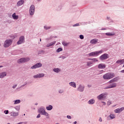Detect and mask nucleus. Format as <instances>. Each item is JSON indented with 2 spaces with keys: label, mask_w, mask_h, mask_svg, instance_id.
<instances>
[{
  "label": "nucleus",
  "mask_w": 124,
  "mask_h": 124,
  "mask_svg": "<svg viewBox=\"0 0 124 124\" xmlns=\"http://www.w3.org/2000/svg\"><path fill=\"white\" fill-rule=\"evenodd\" d=\"M115 77V74L113 73H108L105 74L103 76V78L105 80H109L112 79L113 77Z\"/></svg>",
  "instance_id": "nucleus-4"
},
{
  "label": "nucleus",
  "mask_w": 124,
  "mask_h": 124,
  "mask_svg": "<svg viewBox=\"0 0 124 124\" xmlns=\"http://www.w3.org/2000/svg\"><path fill=\"white\" fill-rule=\"evenodd\" d=\"M38 75L39 76V78H43L45 74L43 73H41V74H38Z\"/></svg>",
  "instance_id": "nucleus-31"
},
{
  "label": "nucleus",
  "mask_w": 124,
  "mask_h": 124,
  "mask_svg": "<svg viewBox=\"0 0 124 124\" xmlns=\"http://www.w3.org/2000/svg\"><path fill=\"white\" fill-rule=\"evenodd\" d=\"M102 53H103V50H101L99 51L91 52L88 54V56H89V57L97 56H98L99 54H102Z\"/></svg>",
  "instance_id": "nucleus-6"
},
{
  "label": "nucleus",
  "mask_w": 124,
  "mask_h": 124,
  "mask_svg": "<svg viewBox=\"0 0 124 124\" xmlns=\"http://www.w3.org/2000/svg\"><path fill=\"white\" fill-rule=\"evenodd\" d=\"M40 41L41 42V39H40Z\"/></svg>",
  "instance_id": "nucleus-55"
},
{
  "label": "nucleus",
  "mask_w": 124,
  "mask_h": 124,
  "mask_svg": "<svg viewBox=\"0 0 124 124\" xmlns=\"http://www.w3.org/2000/svg\"><path fill=\"white\" fill-rule=\"evenodd\" d=\"M67 119H71V116H69V115H67Z\"/></svg>",
  "instance_id": "nucleus-47"
},
{
  "label": "nucleus",
  "mask_w": 124,
  "mask_h": 124,
  "mask_svg": "<svg viewBox=\"0 0 124 124\" xmlns=\"http://www.w3.org/2000/svg\"><path fill=\"white\" fill-rule=\"evenodd\" d=\"M77 124V122L75 121L74 123V124Z\"/></svg>",
  "instance_id": "nucleus-52"
},
{
  "label": "nucleus",
  "mask_w": 124,
  "mask_h": 124,
  "mask_svg": "<svg viewBox=\"0 0 124 124\" xmlns=\"http://www.w3.org/2000/svg\"><path fill=\"white\" fill-rule=\"evenodd\" d=\"M53 71L55 72V73H60V72L61 71V70L59 68H55L53 69Z\"/></svg>",
  "instance_id": "nucleus-24"
},
{
  "label": "nucleus",
  "mask_w": 124,
  "mask_h": 124,
  "mask_svg": "<svg viewBox=\"0 0 124 124\" xmlns=\"http://www.w3.org/2000/svg\"><path fill=\"white\" fill-rule=\"evenodd\" d=\"M107 95H108V93H103L97 96V98L98 100H105L107 97Z\"/></svg>",
  "instance_id": "nucleus-5"
},
{
  "label": "nucleus",
  "mask_w": 124,
  "mask_h": 124,
  "mask_svg": "<svg viewBox=\"0 0 124 124\" xmlns=\"http://www.w3.org/2000/svg\"><path fill=\"white\" fill-rule=\"evenodd\" d=\"M102 103H103V105H106V103L105 102H101Z\"/></svg>",
  "instance_id": "nucleus-49"
},
{
  "label": "nucleus",
  "mask_w": 124,
  "mask_h": 124,
  "mask_svg": "<svg viewBox=\"0 0 124 124\" xmlns=\"http://www.w3.org/2000/svg\"><path fill=\"white\" fill-rule=\"evenodd\" d=\"M1 67H3V66H2V65H0V68H1Z\"/></svg>",
  "instance_id": "nucleus-51"
},
{
  "label": "nucleus",
  "mask_w": 124,
  "mask_h": 124,
  "mask_svg": "<svg viewBox=\"0 0 124 124\" xmlns=\"http://www.w3.org/2000/svg\"><path fill=\"white\" fill-rule=\"evenodd\" d=\"M112 104V102L111 101H108L107 103V105L109 106V105H111Z\"/></svg>",
  "instance_id": "nucleus-36"
},
{
  "label": "nucleus",
  "mask_w": 124,
  "mask_h": 124,
  "mask_svg": "<svg viewBox=\"0 0 124 124\" xmlns=\"http://www.w3.org/2000/svg\"><path fill=\"white\" fill-rule=\"evenodd\" d=\"M54 44H56V41L51 42L47 45H46V47H51V46H53Z\"/></svg>",
  "instance_id": "nucleus-25"
},
{
  "label": "nucleus",
  "mask_w": 124,
  "mask_h": 124,
  "mask_svg": "<svg viewBox=\"0 0 124 124\" xmlns=\"http://www.w3.org/2000/svg\"><path fill=\"white\" fill-rule=\"evenodd\" d=\"M42 66V63H37L31 67V69H35V68H39V67H41Z\"/></svg>",
  "instance_id": "nucleus-16"
},
{
  "label": "nucleus",
  "mask_w": 124,
  "mask_h": 124,
  "mask_svg": "<svg viewBox=\"0 0 124 124\" xmlns=\"http://www.w3.org/2000/svg\"><path fill=\"white\" fill-rule=\"evenodd\" d=\"M40 117H41L40 114H38V115L37 116L36 118H37V119H38V118H40Z\"/></svg>",
  "instance_id": "nucleus-46"
},
{
  "label": "nucleus",
  "mask_w": 124,
  "mask_h": 124,
  "mask_svg": "<svg viewBox=\"0 0 124 124\" xmlns=\"http://www.w3.org/2000/svg\"><path fill=\"white\" fill-rule=\"evenodd\" d=\"M78 26H79V23H76V24L74 25L73 27H78Z\"/></svg>",
  "instance_id": "nucleus-41"
},
{
  "label": "nucleus",
  "mask_w": 124,
  "mask_h": 124,
  "mask_svg": "<svg viewBox=\"0 0 124 124\" xmlns=\"http://www.w3.org/2000/svg\"><path fill=\"white\" fill-rule=\"evenodd\" d=\"M117 87V83H113L110 84L108 86H106L104 88V90H108L109 89H112L113 88H116Z\"/></svg>",
  "instance_id": "nucleus-11"
},
{
  "label": "nucleus",
  "mask_w": 124,
  "mask_h": 124,
  "mask_svg": "<svg viewBox=\"0 0 124 124\" xmlns=\"http://www.w3.org/2000/svg\"><path fill=\"white\" fill-rule=\"evenodd\" d=\"M90 43L91 44H96L98 43V39H92L90 41Z\"/></svg>",
  "instance_id": "nucleus-21"
},
{
  "label": "nucleus",
  "mask_w": 124,
  "mask_h": 124,
  "mask_svg": "<svg viewBox=\"0 0 124 124\" xmlns=\"http://www.w3.org/2000/svg\"><path fill=\"white\" fill-rule=\"evenodd\" d=\"M114 119H116V115L114 113H110V114L107 117V121H112V120H114Z\"/></svg>",
  "instance_id": "nucleus-10"
},
{
  "label": "nucleus",
  "mask_w": 124,
  "mask_h": 124,
  "mask_svg": "<svg viewBox=\"0 0 124 124\" xmlns=\"http://www.w3.org/2000/svg\"><path fill=\"white\" fill-rule=\"evenodd\" d=\"M62 48L59 47L57 49L56 52L57 53H60V52H62Z\"/></svg>",
  "instance_id": "nucleus-30"
},
{
  "label": "nucleus",
  "mask_w": 124,
  "mask_h": 124,
  "mask_svg": "<svg viewBox=\"0 0 124 124\" xmlns=\"http://www.w3.org/2000/svg\"><path fill=\"white\" fill-rule=\"evenodd\" d=\"M102 30H106L105 29H102Z\"/></svg>",
  "instance_id": "nucleus-59"
},
{
  "label": "nucleus",
  "mask_w": 124,
  "mask_h": 124,
  "mask_svg": "<svg viewBox=\"0 0 124 124\" xmlns=\"http://www.w3.org/2000/svg\"><path fill=\"white\" fill-rule=\"evenodd\" d=\"M15 109H16V111H19L20 110V108H17V107H15Z\"/></svg>",
  "instance_id": "nucleus-44"
},
{
  "label": "nucleus",
  "mask_w": 124,
  "mask_h": 124,
  "mask_svg": "<svg viewBox=\"0 0 124 124\" xmlns=\"http://www.w3.org/2000/svg\"><path fill=\"white\" fill-rule=\"evenodd\" d=\"M100 73H101V72H102V71H100Z\"/></svg>",
  "instance_id": "nucleus-54"
},
{
  "label": "nucleus",
  "mask_w": 124,
  "mask_h": 124,
  "mask_svg": "<svg viewBox=\"0 0 124 124\" xmlns=\"http://www.w3.org/2000/svg\"><path fill=\"white\" fill-rule=\"evenodd\" d=\"M44 29L45 30H50V29H51V27L48 26H44Z\"/></svg>",
  "instance_id": "nucleus-35"
},
{
  "label": "nucleus",
  "mask_w": 124,
  "mask_h": 124,
  "mask_svg": "<svg viewBox=\"0 0 124 124\" xmlns=\"http://www.w3.org/2000/svg\"><path fill=\"white\" fill-rule=\"evenodd\" d=\"M25 1L24 0H20L18 1H17L16 3V6L17 7H19V6H22L23 4H24Z\"/></svg>",
  "instance_id": "nucleus-17"
},
{
  "label": "nucleus",
  "mask_w": 124,
  "mask_h": 124,
  "mask_svg": "<svg viewBox=\"0 0 124 124\" xmlns=\"http://www.w3.org/2000/svg\"><path fill=\"white\" fill-rule=\"evenodd\" d=\"M108 83H109V84H111L112 83H114V81L113 80V79H111V80L108 81Z\"/></svg>",
  "instance_id": "nucleus-43"
},
{
  "label": "nucleus",
  "mask_w": 124,
  "mask_h": 124,
  "mask_svg": "<svg viewBox=\"0 0 124 124\" xmlns=\"http://www.w3.org/2000/svg\"><path fill=\"white\" fill-rule=\"evenodd\" d=\"M64 92V91H63V90L62 89H60L58 91V93H63Z\"/></svg>",
  "instance_id": "nucleus-33"
},
{
  "label": "nucleus",
  "mask_w": 124,
  "mask_h": 124,
  "mask_svg": "<svg viewBox=\"0 0 124 124\" xmlns=\"http://www.w3.org/2000/svg\"><path fill=\"white\" fill-rule=\"evenodd\" d=\"M24 116H26V114H24Z\"/></svg>",
  "instance_id": "nucleus-57"
},
{
  "label": "nucleus",
  "mask_w": 124,
  "mask_h": 124,
  "mask_svg": "<svg viewBox=\"0 0 124 124\" xmlns=\"http://www.w3.org/2000/svg\"><path fill=\"white\" fill-rule=\"evenodd\" d=\"M113 80V82H118V78H115L112 79Z\"/></svg>",
  "instance_id": "nucleus-38"
},
{
  "label": "nucleus",
  "mask_w": 124,
  "mask_h": 124,
  "mask_svg": "<svg viewBox=\"0 0 124 124\" xmlns=\"http://www.w3.org/2000/svg\"><path fill=\"white\" fill-rule=\"evenodd\" d=\"M11 117H13V118H16L19 116V112H15L14 111H12L10 113Z\"/></svg>",
  "instance_id": "nucleus-14"
},
{
  "label": "nucleus",
  "mask_w": 124,
  "mask_h": 124,
  "mask_svg": "<svg viewBox=\"0 0 124 124\" xmlns=\"http://www.w3.org/2000/svg\"><path fill=\"white\" fill-rule=\"evenodd\" d=\"M69 85L70 87H72V88H76V83L74 81H72L69 83Z\"/></svg>",
  "instance_id": "nucleus-20"
},
{
  "label": "nucleus",
  "mask_w": 124,
  "mask_h": 124,
  "mask_svg": "<svg viewBox=\"0 0 124 124\" xmlns=\"http://www.w3.org/2000/svg\"><path fill=\"white\" fill-rule=\"evenodd\" d=\"M14 104L16 105V104H19V103H21V100H16L15 101H14Z\"/></svg>",
  "instance_id": "nucleus-28"
},
{
  "label": "nucleus",
  "mask_w": 124,
  "mask_h": 124,
  "mask_svg": "<svg viewBox=\"0 0 124 124\" xmlns=\"http://www.w3.org/2000/svg\"><path fill=\"white\" fill-rule=\"evenodd\" d=\"M33 78H34V79H37V78H39V77L38 76V74L36 75H34L33 76Z\"/></svg>",
  "instance_id": "nucleus-34"
},
{
  "label": "nucleus",
  "mask_w": 124,
  "mask_h": 124,
  "mask_svg": "<svg viewBox=\"0 0 124 124\" xmlns=\"http://www.w3.org/2000/svg\"><path fill=\"white\" fill-rule=\"evenodd\" d=\"M13 42V40L11 39H6L3 43V46L4 48H8Z\"/></svg>",
  "instance_id": "nucleus-2"
},
{
  "label": "nucleus",
  "mask_w": 124,
  "mask_h": 124,
  "mask_svg": "<svg viewBox=\"0 0 124 124\" xmlns=\"http://www.w3.org/2000/svg\"><path fill=\"white\" fill-rule=\"evenodd\" d=\"M38 111L39 113L41 114V115H44V116H46V117H48V116H49V114L48 113V112H46L45 111V109L43 108H39Z\"/></svg>",
  "instance_id": "nucleus-7"
},
{
  "label": "nucleus",
  "mask_w": 124,
  "mask_h": 124,
  "mask_svg": "<svg viewBox=\"0 0 124 124\" xmlns=\"http://www.w3.org/2000/svg\"><path fill=\"white\" fill-rule=\"evenodd\" d=\"M62 45H63V46H67L68 45V44H69V43H65V42H63L62 43Z\"/></svg>",
  "instance_id": "nucleus-32"
},
{
  "label": "nucleus",
  "mask_w": 124,
  "mask_h": 124,
  "mask_svg": "<svg viewBox=\"0 0 124 124\" xmlns=\"http://www.w3.org/2000/svg\"><path fill=\"white\" fill-rule=\"evenodd\" d=\"M12 18L14 20H18V19H19V16L16 15V13H14L12 15Z\"/></svg>",
  "instance_id": "nucleus-22"
},
{
  "label": "nucleus",
  "mask_w": 124,
  "mask_h": 124,
  "mask_svg": "<svg viewBox=\"0 0 124 124\" xmlns=\"http://www.w3.org/2000/svg\"><path fill=\"white\" fill-rule=\"evenodd\" d=\"M84 89L85 86L82 84H79L77 88V91H78V92H80V93H83Z\"/></svg>",
  "instance_id": "nucleus-15"
},
{
  "label": "nucleus",
  "mask_w": 124,
  "mask_h": 124,
  "mask_svg": "<svg viewBox=\"0 0 124 124\" xmlns=\"http://www.w3.org/2000/svg\"><path fill=\"white\" fill-rule=\"evenodd\" d=\"M59 58H61L62 59V60H64V59H66V57H65V56H62Z\"/></svg>",
  "instance_id": "nucleus-42"
},
{
  "label": "nucleus",
  "mask_w": 124,
  "mask_h": 124,
  "mask_svg": "<svg viewBox=\"0 0 124 124\" xmlns=\"http://www.w3.org/2000/svg\"><path fill=\"white\" fill-rule=\"evenodd\" d=\"M116 63H117L118 64H120V65H122V64H124V59L119 60L116 62Z\"/></svg>",
  "instance_id": "nucleus-23"
},
{
  "label": "nucleus",
  "mask_w": 124,
  "mask_h": 124,
  "mask_svg": "<svg viewBox=\"0 0 124 124\" xmlns=\"http://www.w3.org/2000/svg\"><path fill=\"white\" fill-rule=\"evenodd\" d=\"M99 122H100V123H101V122H102V118H101V117H100L99 118Z\"/></svg>",
  "instance_id": "nucleus-45"
},
{
  "label": "nucleus",
  "mask_w": 124,
  "mask_h": 124,
  "mask_svg": "<svg viewBox=\"0 0 124 124\" xmlns=\"http://www.w3.org/2000/svg\"><path fill=\"white\" fill-rule=\"evenodd\" d=\"M35 11V8L34 7V5H31L29 10V13L31 16H32L34 14V12Z\"/></svg>",
  "instance_id": "nucleus-9"
},
{
  "label": "nucleus",
  "mask_w": 124,
  "mask_h": 124,
  "mask_svg": "<svg viewBox=\"0 0 124 124\" xmlns=\"http://www.w3.org/2000/svg\"><path fill=\"white\" fill-rule=\"evenodd\" d=\"M123 67H124V65H123Z\"/></svg>",
  "instance_id": "nucleus-56"
},
{
  "label": "nucleus",
  "mask_w": 124,
  "mask_h": 124,
  "mask_svg": "<svg viewBox=\"0 0 124 124\" xmlns=\"http://www.w3.org/2000/svg\"><path fill=\"white\" fill-rule=\"evenodd\" d=\"M46 110L48 111H51L53 109V106L52 105H49L48 107H46Z\"/></svg>",
  "instance_id": "nucleus-26"
},
{
  "label": "nucleus",
  "mask_w": 124,
  "mask_h": 124,
  "mask_svg": "<svg viewBox=\"0 0 124 124\" xmlns=\"http://www.w3.org/2000/svg\"><path fill=\"white\" fill-rule=\"evenodd\" d=\"M22 43H25V36H20L18 41L17 42V45H20V44H22Z\"/></svg>",
  "instance_id": "nucleus-12"
},
{
  "label": "nucleus",
  "mask_w": 124,
  "mask_h": 124,
  "mask_svg": "<svg viewBox=\"0 0 124 124\" xmlns=\"http://www.w3.org/2000/svg\"><path fill=\"white\" fill-rule=\"evenodd\" d=\"M121 73H124V69L120 71Z\"/></svg>",
  "instance_id": "nucleus-50"
},
{
  "label": "nucleus",
  "mask_w": 124,
  "mask_h": 124,
  "mask_svg": "<svg viewBox=\"0 0 124 124\" xmlns=\"http://www.w3.org/2000/svg\"><path fill=\"white\" fill-rule=\"evenodd\" d=\"M106 67V65L103 63L99 64L98 65V68L99 69H104Z\"/></svg>",
  "instance_id": "nucleus-19"
},
{
  "label": "nucleus",
  "mask_w": 124,
  "mask_h": 124,
  "mask_svg": "<svg viewBox=\"0 0 124 124\" xmlns=\"http://www.w3.org/2000/svg\"><path fill=\"white\" fill-rule=\"evenodd\" d=\"M30 60H31L30 57L21 58L17 61V62L19 64L25 63V62H30Z\"/></svg>",
  "instance_id": "nucleus-3"
},
{
  "label": "nucleus",
  "mask_w": 124,
  "mask_h": 124,
  "mask_svg": "<svg viewBox=\"0 0 124 124\" xmlns=\"http://www.w3.org/2000/svg\"><path fill=\"white\" fill-rule=\"evenodd\" d=\"M124 110V107H122L121 108H116L114 110V113L115 114H121L123 111Z\"/></svg>",
  "instance_id": "nucleus-13"
},
{
  "label": "nucleus",
  "mask_w": 124,
  "mask_h": 124,
  "mask_svg": "<svg viewBox=\"0 0 124 124\" xmlns=\"http://www.w3.org/2000/svg\"><path fill=\"white\" fill-rule=\"evenodd\" d=\"M37 103H36L35 104V105H37Z\"/></svg>",
  "instance_id": "nucleus-53"
},
{
  "label": "nucleus",
  "mask_w": 124,
  "mask_h": 124,
  "mask_svg": "<svg viewBox=\"0 0 124 124\" xmlns=\"http://www.w3.org/2000/svg\"><path fill=\"white\" fill-rule=\"evenodd\" d=\"M79 38H80V39H84V35H80V36H79Z\"/></svg>",
  "instance_id": "nucleus-39"
},
{
  "label": "nucleus",
  "mask_w": 124,
  "mask_h": 124,
  "mask_svg": "<svg viewBox=\"0 0 124 124\" xmlns=\"http://www.w3.org/2000/svg\"><path fill=\"white\" fill-rule=\"evenodd\" d=\"M38 1H40V0H38Z\"/></svg>",
  "instance_id": "nucleus-58"
},
{
  "label": "nucleus",
  "mask_w": 124,
  "mask_h": 124,
  "mask_svg": "<svg viewBox=\"0 0 124 124\" xmlns=\"http://www.w3.org/2000/svg\"><path fill=\"white\" fill-rule=\"evenodd\" d=\"M108 58H109V54L107 53H105L99 57V60H100V61H105V60H107V59H108Z\"/></svg>",
  "instance_id": "nucleus-8"
},
{
  "label": "nucleus",
  "mask_w": 124,
  "mask_h": 124,
  "mask_svg": "<svg viewBox=\"0 0 124 124\" xmlns=\"http://www.w3.org/2000/svg\"><path fill=\"white\" fill-rule=\"evenodd\" d=\"M94 102H95L94 99H92L88 102V104H94Z\"/></svg>",
  "instance_id": "nucleus-27"
},
{
  "label": "nucleus",
  "mask_w": 124,
  "mask_h": 124,
  "mask_svg": "<svg viewBox=\"0 0 124 124\" xmlns=\"http://www.w3.org/2000/svg\"><path fill=\"white\" fill-rule=\"evenodd\" d=\"M7 75V73L6 72H2L0 73V79H3V78H4V77H6V76Z\"/></svg>",
  "instance_id": "nucleus-18"
},
{
  "label": "nucleus",
  "mask_w": 124,
  "mask_h": 124,
  "mask_svg": "<svg viewBox=\"0 0 124 124\" xmlns=\"http://www.w3.org/2000/svg\"><path fill=\"white\" fill-rule=\"evenodd\" d=\"M27 82H26V83H25V84L22 85L21 87H25V86L26 85H27Z\"/></svg>",
  "instance_id": "nucleus-48"
},
{
  "label": "nucleus",
  "mask_w": 124,
  "mask_h": 124,
  "mask_svg": "<svg viewBox=\"0 0 124 124\" xmlns=\"http://www.w3.org/2000/svg\"><path fill=\"white\" fill-rule=\"evenodd\" d=\"M17 84H15L12 86L13 89H16V87H17Z\"/></svg>",
  "instance_id": "nucleus-40"
},
{
  "label": "nucleus",
  "mask_w": 124,
  "mask_h": 124,
  "mask_svg": "<svg viewBox=\"0 0 124 124\" xmlns=\"http://www.w3.org/2000/svg\"><path fill=\"white\" fill-rule=\"evenodd\" d=\"M88 61H92L86 62V66L88 67H91L92 65H93L94 62H98V60L96 58H88Z\"/></svg>",
  "instance_id": "nucleus-1"
},
{
  "label": "nucleus",
  "mask_w": 124,
  "mask_h": 124,
  "mask_svg": "<svg viewBox=\"0 0 124 124\" xmlns=\"http://www.w3.org/2000/svg\"><path fill=\"white\" fill-rule=\"evenodd\" d=\"M4 114H5L6 115H7L9 113V111H8V110H5L4 111Z\"/></svg>",
  "instance_id": "nucleus-37"
},
{
  "label": "nucleus",
  "mask_w": 124,
  "mask_h": 124,
  "mask_svg": "<svg viewBox=\"0 0 124 124\" xmlns=\"http://www.w3.org/2000/svg\"><path fill=\"white\" fill-rule=\"evenodd\" d=\"M106 35H108V36H112L113 35H115V34L114 33H106Z\"/></svg>",
  "instance_id": "nucleus-29"
}]
</instances>
